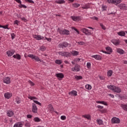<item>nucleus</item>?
Wrapping results in <instances>:
<instances>
[{
    "label": "nucleus",
    "mask_w": 127,
    "mask_h": 127,
    "mask_svg": "<svg viewBox=\"0 0 127 127\" xmlns=\"http://www.w3.org/2000/svg\"><path fill=\"white\" fill-rule=\"evenodd\" d=\"M13 58L15 59H17V60H20L21 59V56L18 54H16V55H14L13 56Z\"/></svg>",
    "instance_id": "nucleus-18"
},
{
    "label": "nucleus",
    "mask_w": 127,
    "mask_h": 127,
    "mask_svg": "<svg viewBox=\"0 0 127 127\" xmlns=\"http://www.w3.org/2000/svg\"><path fill=\"white\" fill-rule=\"evenodd\" d=\"M75 78L77 80H82L83 79V77L81 75L76 76Z\"/></svg>",
    "instance_id": "nucleus-45"
},
{
    "label": "nucleus",
    "mask_w": 127,
    "mask_h": 127,
    "mask_svg": "<svg viewBox=\"0 0 127 127\" xmlns=\"http://www.w3.org/2000/svg\"><path fill=\"white\" fill-rule=\"evenodd\" d=\"M21 19L24 22H27V19H26V18H25V17H24L21 18Z\"/></svg>",
    "instance_id": "nucleus-54"
},
{
    "label": "nucleus",
    "mask_w": 127,
    "mask_h": 127,
    "mask_svg": "<svg viewBox=\"0 0 127 127\" xmlns=\"http://www.w3.org/2000/svg\"><path fill=\"white\" fill-rule=\"evenodd\" d=\"M27 119H31L32 118V115H27Z\"/></svg>",
    "instance_id": "nucleus-62"
},
{
    "label": "nucleus",
    "mask_w": 127,
    "mask_h": 127,
    "mask_svg": "<svg viewBox=\"0 0 127 127\" xmlns=\"http://www.w3.org/2000/svg\"><path fill=\"white\" fill-rule=\"evenodd\" d=\"M11 39L13 40V39L15 38V34L14 33H11Z\"/></svg>",
    "instance_id": "nucleus-50"
},
{
    "label": "nucleus",
    "mask_w": 127,
    "mask_h": 127,
    "mask_svg": "<svg viewBox=\"0 0 127 127\" xmlns=\"http://www.w3.org/2000/svg\"><path fill=\"white\" fill-rule=\"evenodd\" d=\"M117 52L121 55H123L125 53V51L124 50L121 49L120 48L117 49Z\"/></svg>",
    "instance_id": "nucleus-21"
},
{
    "label": "nucleus",
    "mask_w": 127,
    "mask_h": 127,
    "mask_svg": "<svg viewBox=\"0 0 127 127\" xmlns=\"http://www.w3.org/2000/svg\"><path fill=\"white\" fill-rule=\"evenodd\" d=\"M49 110H50L51 113H54V108L51 104L48 105Z\"/></svg>",
    "instance_id": "nucleus-27"
},
{
    "label": "nucleus",
    "mask_w": 127,
    "mask_h": 127,
    "mask_svg": "<svg viewBox=\"0 0 127 127\" xmlns=\"http://www.w3.org/2000/svg\"><path fill=\"white\" fill-rule=\"evenodd\" d=\"M18 23H19V21H18V20H15L14 21V24H16L17 25H18Z\"/></svg>",
    "instance_id": "nucleus-59"
},
{
    "label": "nucleus",
    "mask_w": 127,
    "mask_h": 127,
    "mask_svg": "<svg viewBox=\"0 0 127 127\" xmlns=\"http://www.w3.org/2000/svg\"><path fill=\"white\" fill-rule=\"evenodd\" d=\"M81 32L85 34V35L89 36V35H92V34H93V33H92V31L89 29H86L85 28L81 29Z\"/></svg>",
    "instance_id": "nucleus-2"
},
{
    "label": "nucleus",
    "mask_w": 127,
    "mask_h": 127,
    "mask_svg": "<svg viewBox=\"0 0 127 127\" xmlns=\"http://www.w3.org/2000/svg\"><path fill=\"white\" fill-rule=\"evenodd\" d=\"M34 55L32 54H29L28 55V57H29L30 58H31L32 59H33V58L34 57Z\"/></svg>",
    "instance_id": "nucleus-57"
},
{
    "label": "nucleus",
    "mask_w": 127,
    "mask_h": 127,
    "mask_svg": "<svg viewBox=\"0 0 127 127\" xmlns=\"http://www.w3.org/2000/svg\"><path fill=\"white\" fill-rule=\"evenodd\" d=\"M34 103H35V104H36L37 105H38L39 106H41V103L39 102H38V101L37 100H33Z\"/></svg>",
    "instance_id": "nucleus-47"
},
{
    "label": "nucleus",
    "mask_w": 127,
    "mask_h": 127,
    "mask_svg": "<svg viewBox=\"0 0 127 127\" xmlns=\"http://www.w3.org/2000/svg\"><path fill=\"white\" fill-rule=\"evenodd\" d=\"M56 76L57 78H60V79H63V78H64V74H63V73H59L56 74Z\"/></svg>",
    "instance_id": "nucleus-20"
},
{
    "label": "nucleus",
    "mask_w": 127,
    "mask_h": 127,
    "mask_svg": "<svg viewBox=\"0 0 127 127\" xmlns=\"http://www.w3.org/2000/svg\"><path fill=\"white\" fill-rule=\"evenodd\" d=\"M15 0V1L17 2V3H19L20 4H21V3H22L21 0Z\"/></svg>",
    "instance_id": "nucleus-61"
},
{
    "label": "nucleus",
    "mask_w": 127,
    "mask_h": 127,
    "mask_svg": "<svg viewBox=\"0 0 127 127\" xmlns=\"http://www.w3.org/2000/svg\"><path fill=\"white\" fill-rule=\"evenodd\" d=\"M55 2L56 3H58L59 4H62L63 3H65V0H55Z\"/></svg>",
    "instance_id": "nucleus-26"
},
{
    "label": "nucleus",
    "mask_w": 127,
    "mask_h": 127,
    "mask_svg": "<svg viewBox=\"0 0 127 127\" xmlns=\"http://www.w3.org/2000/svg\"><path fill=\"white\" fill-rule=\"evenodd\" d=\"M25 127H31V125L30 124V123L27 122L25 124Z\"/></svg>",
    "instance_id": "nucleus-42"
},
{
    "label": "nucleus",
    "mask_w": 127,
    "mask_h": 127,
    "mask_svg": "<svg viewBox=\"0 0 127 127\" xmlns=\"http://www.w3.org/2000/svg\"><path fill=\"white\" fill-rule=\"evenodd\" d=\"M120 107L124 111L127 112V104H121Z\"/></svg>",
    "instance_id": "nucleus-23"
},
{
    "label": "nucleus",
    "mask_w": 127,
    "mask_h": 127,
    "mask_svg": "<svg viewBox=\"0 0 127 127\" xmlns=\"http://www.w3.org/2000/svg\"><path fill=\"white\" fill-rule=\"evenodd\" d=\"M111 123L112 124H120L121 123V120L117 117H113L111 119Z\"/></svg>",
    "instance_id": "nucleus-7"
},
{
    "label": "nucleus",
    "mask_w": 127,
    "mask_h": 127,
    "mask_svg": "<svg viewBox=\"0 0 127 127\" xmlns=\"http://www.w3.org/2000/svg\"><path fill=\"white\" fill-rule=\"evenodd\" d=\"M38 108L35 103H32V112L33 114H37Z\"/></svg>",
    "instance_id": "nucleus-6"
},
{
    "label": "nucleus",
    "mask_w": 127,
    "mask_h": 127,
    "mask_svg": "<svg viewBox=\"0 0 127 127\" xmlns=\"http://www.w3.org/2000/svg\"><path fill=\"white\" fill-rule=\"evenodd\" d=\"M85 88L87 89V90H91L92 86L90 84H86L85 85Z\"/></svg>",
    "instance_id": "nucleus-40"
},
{
    "label": "nucleus",
    "mask_w": 127,
    "mask_h": 127,
    "mask_svg": "<svg viewBox=\"0 0 127 127\" xmlns=\"http://www.w3.org/2000/svg\"><path fill=\"white\" fill-rule=\"evenodd\" d=\"M55 63H56V64H58L59 65H60V64H62V61L60 60H56L55 61Z\"/></svg>",
    "instance_id": "nucleus-37"
},
{
    "label": "nucleus",
    "mask_w": 127,
    "mask_h": 127,
    "mask_svg": "<svg viewBox=\"0 0 127 127\" xmlns=\"http://www.w3.org/2000/svg\"><path fill=\"white\" fill-rule=\"evenodd\" d=\"M15 51L14 50H11V51H8L6 52V55H7L8 57H11L12 55L14 54Z\"/></svg>",
    "instance_id": "nucleus-11"
},
{
    "label": "nucleus",
    "mask_w": 127,
    "mask_h": 127,
    "mask_svg": "<svg viewBox=\"0 0 127 127\" xmlns=\"http://www.w3.org/2000/svg\"><path fill=\"white\" fill-rule=\"evenodd\" d=\"M71 71H73V72L80 71V65L79 64H75L74 67L71 68Z\"/></svg>",
    "instance_id": "nucleus-8"
},
{
    "label": "nucleus",
    "mask_w": 127,
    "mask_h": 127,
    "mask_svg": "<svg viewBox=\"0 0 127 127\" xmlns=\"http://www.w3.org/2000/svg\"><path fill=\"white\" fill-rule=\"evenodd\" d=\"M73 7H79V6H80V4L78 3H75L73 4Z\"/></svg>",
    "instance_id": "nucleus-44"
},
{
    "label": "nucleus",
    "mask_w": 127,
    "mask_h": 127,
    "mask_svg": "<svg viewBox=\"0 0 127 127\" xmlns=\"http://www.w3.org/2000/svg\"><path fill=\"white\" fill-rule=\"evenodd\" d=\"M111 42L114 44V45L118 46L120 44V42L117 39H113L111 41Z\"/></svg>",
    "instance_id": "nucleus-22"
},
{
    "label": "nucleus",
    "mask_w": 127,
    "mask_h": 127,
    "mask_svg": "<svg viewBox=\"0 0 127 127\" xmlns=\"http://www.w3.org/2000/svg\"><path fill=\"white\" fill-rule=\"evenodd\" d=\"M117 12H112L111 13H108V15H111V14H116Z\"/></svg>",
    "instance_id": "nucleus-63"
},
{
    "label": "nucleus",
    "mask_w": 127,
    "mask_h": 127,
    "mask_svg": "<svg viewBox=\"0 0 127 127\" xmlns=\"http://www.w3.org/2000/svg\"><path fill=\"white\" fill-rule=\"evenodd\" d=\"M12 96V94L9 92H6L4 94V98L7 99H9Z\"/></svg>",
    "instance_id": "nucleus-16"
},
{
    "label": "nucleus",
    "mask_w": 127,
    "mask_h": 127,
    "mask_svg": "<svg viewBox=\"0 0 127 127\" xmlns=\"http://www.w3.org/2000/svg\"><path fill=\"white\" fill-rule=\"evenodd\" d=\"M71 29H73V30L76 31V32H77V34H80V32L76 28L72 27Z\"/></svg>",
    "instance_id": "nucleus-43"
},
{
    "label": "nucleus",
    "mask_w": 127,
    "mask_h": 127,
    "mask_svg": "<svg viewBox=\"0 0 127 127\" xmlns=\"http://www.w3.org/2000/svg\"><path fill=\"white\" fill-rule=\"evenodd\" d=\"M7 115L8 117H11L13 116L14 113L13 112L11 111H8L7 112Z\"/></svg>",
    "instance_id": "nucleus-28"
},
{
    "label": "nucleus",
    "mask_w": 127,
    "mask_h": 127,
    "mask_svg": "<svg viewBox=\"0 0 127 127\" xmlns=\"http://www.w3.org/2000/svg\"><path fill=\"white\" fill-rule=\"evenodd\" d=\"M44 38L43 39L44 40H47V41H49V42H51V38H48L46 37H44Z\"/></svg>",
    "instance_id": "nucleus-48"
},
{
    "label": "nucleus",
    "mask_w": 127,
    "mask_h": 127,
    "mask_svg": "<svg viewBox=\"0 0 127 127\" xmlns=\"http://www.w3.org/2000/svg\"><path fill=\"white\" fill-rule=\"evenodd\" d=\"M113 93H117L118 94H120V93H122V89L119 86H116L115 89H114V91Z\"/></svg>",
    "instance_id": "nucleus-14"
},
{
    "label": "nucleus",
    "mask_w": 127,
    "mask_h": 127,
    "mask_svg": "<svg viewBox=\"0 0 127 127\" xmlns=\"http://www.w3.org/2000/svg\"><path fill=\"white\" fill-rule=\"evenodd\" d=\"M28 99H29L30 100H37V98L34 96H31L30 95H29L28 97Z\"/></svg>",
    "instance_id": "nucleus-38"
},
{
    "label": "nucleus",
    "mask_w": 127,
    "mask_h": 127,
    "mask_svg": "<svg viewBox=\"0 0 127 127\" xmlns=\"http://www.w3.org/2000/svg\"><path fill=\"white\" fill-rule=\"evenodd\" d=\"M69 45V43L66 42H63L59 44L58 47L59 48H62V49H64V48H67Z\"/></svg>",
    "instance_id": "nucleus-3"
},
{
    "label": "nucleus",
    "mask_w": 127,
    "mask_h": 127,
    "mask_svg": "<svg viewBox=\"0 0 127 127\" xmlns=\"http://www.w3.org/2000/svg\"><path fill=\"white\" fill-rule=\"evenodd\" d=\"M76 43L79 45H84V44H85V42L83 41L76 42Z\"/></svg>",
    "instance_id": "nucleus-46"
},
{
    "label": "nucleus",
    "mask_w": 127,
    "mask_h": 127,
    "mask_svg": "<svg viewBox=\"0 0 127 127\" xmlns=\"http://www.w3.org/2000/svg\"><path fill=\"white\" fill-rule=\"evenodd\" d=\"M23 124L21 122H17L14 125L13 127H23Z\"/></svg>",
    "instance_id": "nucleus-17"
},
{
    "label": "nucleus",
    "mask_w": 127,
    "mask_h": 127,
    "mask_svg": "<svg viewBox=\"0 0 127 127\" xmlns=\"http://www.w3.org/2000/svg\"><path fill=\"white\" fill-rule=\"evenodd\" d=\"M3 82L6 84V85H9L10 83V78L9 77H5L3 78Z\"/></svg>",
    "instance_id": "nucleus-9"
},
{
    "label": "nucleus",
    "mask_w": 127,
    "mask_h": 127,
    "mask_svg": "<svg viewBox=\"0 0 127 127\" xmlns=\"http://www.w3.org/2000/svg\"><path fill=\"white\" fill-rule=\"evenodd\" d=\"M58 32L61 35H69L70 34V31L69 30L60 28L58 29Z\"/></svg>",
    "instance_id": "nucleus-1"
},
{
    "label": "nucleus",
    "mask_w": 127,
    "mask_h": 127,
    "mask_svg": "<svg viewBox=\"0 0 127 127\" xmlns=\"http://www.w3.org/2000/svg\"><path fill=\"white\" fill-rule=\"evenodd\" d=\"M34 60L36 61L37 62H42V60H40L39 59V58H38V57L36 56H35L34 57H33V59Z\"/></svg>",
    "instance_id": "nucleus-32"
},
{
    "label": "nucleus",
    "mask_w": 127,
    "mask_h": 127,
    "mask_svg": "<svg viewBox=\"0 0 127 127\" xmlns=\"http://www.w3.org/2000/svg\"><path fill=\"white\" fill-rule=\"evenodd\" d=\"M96 122L100 126H103L104 125V121H103L102 120L99 119L96 120Z\"/></svg>",
    "instance_id": "nucleus-29"
},
{
    "label": "nucleus",
    "mask_w": 127,
    "mask_h": 127,
    "mask_svg": "<svg viewBox=\"0 0 127 127\" xmlns=\"http://www.w3.org/2000/svg\"><path fill=\"white\" fill-rule=\"evenodd\" d=\"M97 108H98V109H100L101 110H102V109H104V106H102L100 105H98L97 106Z\"/></svg>",
    "instance_id": "nucleus-60"
},
{
    "label": "nucleus",
    "mask_w": 127,
    "mask_h": 127,
    "mask_svg": "<svg viewBox=\"0 0 127 127\" xmlns=\"http://www.w3.org/2000/svg\"><path fill=\"white\" fill-rule=\"evenodd\" d=\"M70 18H71V19H72L73 21H79V20L81 19V17L80 16H70Z\"/></svg>",
    "instance_id": "nucleus-12"
},
{
    "label": "nucleus",
    "mask_w": 127,
    "mask_h": 127,
    "mask_svg": "<svg viewBox=\"0 0 127 127\" xmlns=\"http://www.w3.org/2000/svg\"><path fill=\"white\" fill-rule=\"evenodd\" d=\"M119 36H125L126 33L124 31H122L117 33Z\"/></svg>",
    "instance_id": "nucleus-30"
},
{
    "label": "nucleus",
    "mask_w": 127,
    "mask_h": 127,
    "mask_svg": "<svg viewBox=\"0 0 127 127\" xmlns=\"http://www.w3.org/2000/svg\"><path fill=\"white\" fill-rule=\"evenodd\" d=\"M100 25L101 27H102V29H103L104 30H106V27H105V26H104V25L103 24L100 23Z\"/></svg>",
    "instance_id": "nucleus-52"
},
{
    "label": "nucleus",
    "mask_w": 127,
    "mask_h": 127,
    "mask_svg": "<svg viewBox=\"0 0 127 127\" xmlns=\"http://www.w3.org/2000/svg\"><path fill=\"white\" fill-rule=\"evenodd\" d=\"M61 119L62 120V121H65V120H66V116H62L61 117Z\"/></svg>",
    "instance_id": "nucleus-55"
},
{
    "label": "nucleus",
    "mask_w": 127,
    "mask_h": 127,
    "mask_svg": "<svg viewBox=\"0 0 127 127\" xmlns=\"http://www.w3.org/2000/svg\"><path fill=\"white\" fill-rule=\"evenodd\" d=\"M107 1L109 3H113L115 5H118V4L122 2V0H107Z\"/></svg>",
    "instance_id": "nucleus-5"
},
{
    "label": "nucleus",
    "mask_w": 127,
    "mask_h": 127,
    "mask_svg": "<svg viewBox=\"0 0 127 127\" xmlns=\"http://www.w3.org/2000/svg\"><path fill=\"white\" fill-rule=\"evenodd\" d=\"M8 25H6L4 26H3L2 28H4V29H9V28H8Z\"/></svg>",
    "instance_id": "nucleus-58"
},
{
    "label": "nucleus",
    "mask_w": 127,
    "mask_h": 127,
    "mask_svg": "<svg viewBox=\"0 0 127 127\" xmlns=\"http://www.w3.org/2000/svg\"><path fill=\"white\" fill-rule=\"evenodd\" d=\"M72 54L73 56H78V55H79V52L77 51H72Z\"/></svg>",
    "instance_id": "nucleus-33"
},
{
    "label": "nucleus",
    "mask_w": 127,
    "mask_h": 127,
    "mask_svg": "<svg viewBox=\"0 0 127 127\" xmlns=\"http://www.w3.org/2000/svg\"><path fill=\"white\" fill-rule=\"evenodd\" d=\"M86 67L88 69H90V68H91V63H87L86 64Z\"/></svg>",
    "instance_id": "nucleus-49"
},
{
    "label": "nucleus",
    "mask_w": 127,
    "mask_h": 127,
    "mask_svg": "<svg viewBox=\"0 0 127 127\" xmlns=\"http://www.w3.org/2000/svg\"><path fill=\"white\" fill-rule=\"evenodd\" d=\"M58 54L64 57H70L71 54L67 52H59Z\"/></svg>",
    "instance_id": "nucleus-4"
},
{
    "label": "nucleus",
    "mask_w": 127,
    "mask_h": 127,
    "mask_svg": "<svg viewBox=\"0 0 127 127\" xmlns=\"http://www.w3.org/2000/svg\"><path fill=\"white\" fill-rule=\"evenodd\" d=\"M92 58H94L96 60H100L101 59V56L99 55H95L91 56Z\"/></svg>",
    "instance_id": "nucleus-25"
},
{
    "label": "nucleus",
    "mask_w": 127,
    "mask_h": 127,
    "mask_svg": "<svg viewBox=\"0 0 127 127\" xmlns=\"http://www.w3.org/2000/svg\"><path fill=\"white\" fill-rule=\"evenodd\" d=\"M97 104H102V105H104V106H108V103H107V102H105V101H96Z\"/></svg>",
    "instance_id": "nucleus-31"
},
{
    "label": "nucleus",
    "mask_w": 127,
    "mask_h": 127,
    "mask_svg": "<svg viewBox=\"0 0 127 127\" xmlns=\"http://www.w3.org/2000/svg\"><path fill=\"white\" fill-rule=\"evenodd\" d=\"M20 5H19V6L20 7V8H22V7L23 8H27V6H26V5H24V4H22V3L20 4Z\"/></svg>",
    "instance_id": "nucleus-41"
},
{
    "label": "nucleus",
    "mask_w": 127,
    "mask_h": 127,
    "mask_svg": "<svg viewBox=\"0 0 127 127\" xmlns=\"http://www.w3.org/2000/svg\"><path fill=\"white\" fill-rule=\"evenodd\" d=\"M118 6L119 7L120 9H124V10H127V6L125 4L121 3L119 4Z\"/></svg>",
    "instance_id": "nucleus-13"
},
{
    "label": "nucleus",
    "mask_w": 127,
    "mask_h": 127,
    "mask_svg": "<svg viewBox=\"0 0 127 127\" xmlns=\"http://www.w3.org/2000/svg\"><path fill=\"white\" fill-rule=\"evenodd\" d=\"M106 50L107 52V54H111L113 52V49L110 47H106Z\"/></svg>",
    "instance_id": "nucleus-19"
},
{
    "label": "nucleus",
    "mask_w": 127,
    "mask_h": 127,
    "mask_svg": "<svg viewBox=\"0 0 127 127\" xmlns=\"http://www.w3.org/2000/svg\"><path fill=\"white\" fill-rule=\"evenodd\" d=\"M112 75H113V70H109L107 72V76H108V77H111L112 76Z\"/></svg>",
    "instance_id": "nucleus-34"
},
{
    "label": "nucleus",
    "mask_w": 127,
    "mask_h": 127,
    "mask_svg": "<svg viewBox=\"0 0 127 127\" xmlns=\"http://www.w3.org/2000/svg\"><path fill=\"white\" fill-rule=\"evenodd\" d=\"M33 121L36 123H39L40 122V119L38 117H35L34 118Z\"/></svg>",
    "instance_id": "nucleus-39"
},
{
    "label": "nucleus",
    "mask_w": 127,
    "mask_h": 127,
    "mask_svg": "<svg viewBox=\"0 0 127 127\" xmlns=\"http://www.w3.org/2000/svg\"><path fill=\"white\" fill-rule=\"evenodd\" d=\"M27 2H29L30 3H34V1L32 0H25Z\"/></svg>",
    "instance_id": "nucleus-51"
},
{
    "label": "nucleus",
    "mask_w": 127,
    "mask_h": 127,
    "mask_svg": "<svg viewBox=\"0 0 127 127\" xmlns=\"http://www.w3.org/2000/svg\"><path fill=\"white\" fill-rule=\"evenodd\" d=\"M102 8L103 11H104L105 10H107V6H106V5L102 6Z\"/></svg>",
    "instance_id": "nucleus-56"
},
{
    "label": "nucleus",
    "mask_w": 127,
    "mask_h": 127,
    "mask_svg": "<svg viewBox=\"0 0 127 127\" xmlns=\"http://www.w3.org/2000/svg\"><path fill=\"white\" fill-rule=\"evenodd\" d=\"M82 117L87 120H91V116L89 115H83Z\"/></svg>",
    "instance_id": "nucleus-35"
},
{
    "label": "nucleus",
    "mask_w": 127,
    "mask_h": 127,
    "mask_svg": "<svg viewBox=\"0 0 127 127\" xmlns=\"http://www.w3.org/2000/svg\"><path fill=\"white\" fill-rule=\"evenodd\" d=\"M68 94L71 96H77V91L76 90H72L71 92H68Z\"/></svg>",
    "instance_id": "nucleus-24"
},
{
    "label": "nucleus",
    "mask_w": 127,
    "mask_h": 127,
    "mask_svg": "<svg viewBox=\"0 0 127 127\" xmlns=\"http://www.w3.org/2000/svg\"><path fill=\"white\" fill-rule=\"evenodd\" d=\"M39 50L40 51H45V50H46V48L44 46H42L40 47Z\"/></svg>",
    "instance_id": "nucleus-36"
},
{
    "label": "nucleus",
    "mask_w": 127,
    "mask_h": 127,
    "mask_svg": "<svg viewBox=\"0 0 127 127\" xmlns=\"http://www.w3.org/2000/svg\"><path fill=\"white\" fill-rule=\"evenodd\" d=\"M28 83L30 84V86H34L35 84L31 80H29Z\"/></svg>",
    "instance_id": "nucleus-53"
},
{
    "label": "nucleus",
    "mask_w": 127,
    "mask_h": 127,
    "mask_svg": "<svg viewBox=\"0 0 127 127\" xmlns=\"http://www.w3.org/2000/svg\"><path fill=\"white\" fill-rule=\"evenodd\" d=\"M109 96L110 97H111V98H115V95H114L113 94H109Z\"/></svg>",
    "instance_id": "nucleus-64"
},
{
    "label": "nucleus",
    "mask_w": 127,
    "mask_h": 127,
    "mask_svg": "<svg viewBox=\"0 0 127 127\" xmlns=\"http://www.w3.org/2000/svg\"><path fill=\"white\" fill-rule=\"evenodd\" d=\"M33 37L35 38V39H36V40L38 41L44 39V37L39 35H34Z\"/></svg>",
    "instance_id": "nucleus-10"
},
{
    "label": "nucleus",
    "mask_w": 127,
    "mask_h": 127,
    "mask_svg": "<svg viewBox=\"0 0 127 127\" xmlns=\"http://www.w3.org/2000/svg\"><path fill=\"white\" fill-rule=\"evenodd\" d=\"M116 85H107V88L108 89H109V90H111V91H112V92H114L115 89H116Z\"/></svg>",
    "instance_id": "nucleus-15"
}]
</instances>
